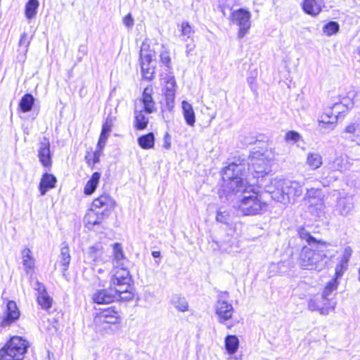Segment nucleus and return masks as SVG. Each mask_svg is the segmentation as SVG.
Segmentation results:
<instances>
[{
	"label": "nucleus",
	"instance_id": "nucleus-1",
	"mask_svg": "<svg viewBox=\"0 0 360 360\" xmlns=\"http://www.w3.org/2000/svg\"><path fill=\"white\" fill-rule=\"evenodd\" d=\"M243 170V165L236 164H231L224 169L222 176L224 191L228 194L238 195V200L235 207L243 215L262 214L266 210L267 204L258 189L244 179Z\"/></svg>",
	"mask_w": 360,
	"mask_h": 360
},
{
	"label": "nucleus",
	"instance_id": "nucleus-2",
	"mask_svg": "<svg viewBox=\"0 0 360 360\" xmlns=\"http://www.w3.org/2000/svg\"><path fill=\"white\" fill-rule=\"evenodd\" d=\"M352 101L344 98L342 101H333L325 108V114L319 120V127L323 132H327L334 129L338 120V115L346 110L353 108Z\"/></svg>",
	"mask_w": 360,
	"mask_h": 360
},
{
	"label": "nucleus",
	"instance_id": "nucleus-3",
	"mask_svg": "<svg viewBox=\"0 0 360 360\" xmlns=\"http://www.w3.org/2000/svg\"><path fill=\"white\" fill-rule=\"evenodd\" d=\"M152 93L153 89L151 87L145 88L141 99L135 103L134 127L138 130L145 129L148 124V118L146 117L144 112L150 114L156 110Z\"/></svg>",
	"mask_w": 360,
	"mask_h": 360
},
{
	"label": "nucleus",
	"instance_id": "nucleus-4",
	"mask_svg": "<svg viewBox=\"0 0 360 360\" xmlns=\"http://www.w3.org/2000/svg\"><path fill=\"white\" fill-rule=\"evenodd\" d=\"M122 318L114 307H109L97 313L94 318V330L101 335L111 334L114 332L112 326L119 324Z\"/></svg>",
	"mask_w": 360,
	"mask_h": 360
},
{
	"label": "nucleus",
	"instance_id": "nucleus-5",
	"mask_svg": "<svg viewBox=\"0 0 360 360\" xmlns=\"http://www.w3.org/2000/svg\"><path fill=\"white\" fill-rule=\"evenodd\" d=\"M28 347L25 340L19 336H14L0 349V360H21Z\"/></svg>",
	"mask_w": 360,
	"mask_h": 360
},
{
	"label": "nucleus",
	"instance_id": "nucleus-6",
	"mask_svg": "<svg viewBox=\"0 0 360 360\" xmlns=\"http://www.w3.org/2000/svg\"><path fill=\"white\" fill-rule=\"evenodd\" d=\"M131 278L128 269L117 270L111 276L112 286L115 287L117 300H131L133 294L129 290Z\"/></svg>",
	"mask_w": 360,
	"mask_h": 360
},
{
	"label": "nucleus",
	"instance_id": "nucleus-7",
	"mask_svg": "<svg viewBox=\"0 0 360 360\" xmlns=\"http://www.w3.org/2000/svg\"><path fill=\"white\" fill-rule=\"evenodd\" d=\"M335 245L333 243L316 240V271L332 264V258L336 255Z\"/></svg>",
	"mask_w": 360,
	"mask_h": 360
},
{
	"label": "nucleus",
	"instance_id": "nucleus-8",
	"mask_svg": "<svg viewBox=\"0 0 360 360\" xmlns=\"http://www.w3.org/2000/svg\"><path fill=\"white\" fill-rule=\"evenodd\" d=\"M270 163L271 158L268 154L254 151L250 157L249 170L256 178L264 176L270 170Z\"/></svg>",
	"mask_w": 360,
	"mask_h": 360
},
{
	"label": "nucleus",
	"instance_id": "nucleus-9",
	"mask_svg": "<svg viewBox=\"0 0 360 360\" xmlns=\"http://www.w3.org/2000/svg\"><path fill=\"white\" fill-rule=\"evenodd\" d=\"M338 283L336 278H331L327 282L324 287L321 297V301L316 306V310L323 315L328 314L330 311L334 310L335 302L333 301V292L337 290Z\"/></svg>",
	"mask_w": 360,
	"mask_h": 360
},
{
	"label": "nucleus",
	"instance_id": "nucleus-10",
	"mask_svg": "<svg viewBox=\"0 0 360 360\" xmlns=\"http://www.w3.org/2000/svg\"><path fill=\"white\" fill-rule=\"evenodd\" d=\"M251 13L245 8H238L231 12V22L239 27L238 37L243 38L251 27Z\"/></svg>",
	"mask_w": 360,
	"mask_h": 360
},
{
	"label": "nucleus",
	"instance_id": "nucleus-11",
	"mask_svg": "<svg viewBox=\"0 0 360 360\" xmlns=\"http://www.w3.org/2000/svg\"><path fill=\"white\" fill-rule=\"evenodd\" d=\"M266 192H268L272 199L274 200L286 204L288 198L285 192V179L275 177L272 179L265 186Z\"/></svg>",
	"mask_w": 360,
	"mask_h": 360
},
{
	"label": "nucleus",
	"instance_id": "nucleus-12",
	"mask_svg": "<svg viewBox=\"0 0 360 360\" xmlns=\"http://www.w3.org/2000/svg\"><path fill=\"white\" fill-rule=\"evenodd\" d=\"M215 314L217 316L218 321L220 323H224L228 320H230L233 314L234 309L231 303L228 301L221 299V297H218L215 305Z\"/></svg>",
	"mask_w": 360,
	"mask_h": 360
},
{
	"label": "nucleus",
	"instance_id": "nucleus-13",
	"mask_svg": "<svg viewBox=\"0 0 360 360\" xmlns=\"http://www.w3.org/2000/svg\"><path fill=\"white\" fill-rule=\"evenodd\" d=\"M20 317V311L14 301H8L6 304L5 314L0 316V327L6 328L11 326Z\"/></svg>",
	"mask_w": 360,
	"mask_h": 360
},
{
	"label": "nucleus",
	"instance_id": "nucleus-14",
	"mask_svg": "<svg viewBox=\"0 0 360 360\" xmlns=\"http://www.w3.org/2000/svg\"><path fill=\"white\" fill-rule=\"evenodd\" d=\"M94 302L98 304H108L117 300V292L115 287L112 286L108 289L96 290L92 295Z\"/></svg>",
	"mask_w": 360,
	"mask_h": 360
},
{
	"label": "nucleus",
	"instance_id": "nucleus-15",
	"mask_svg": "<svg viewBox=\"0 0 360 360\" xmlns=\"http://www.w3.org/2000/svg\"><path fill=\"white\" fill-rule=\"evenodd\" d=\"M165 83L164 94L167 105L169 108H173L175 98L176 81L172 73H168L163 79Z\"/></svg>",
	"mask_w": 360,
	"mask_h": 360
},
{
	"label": "nucleus",
	"instance_id": "nucleus-16",
	"mask_svg": "<svg viewBox=\"0 0 360 360\" xmlns=\"http://www.w3.org/2000/svg\"><path fill=\"white\" fill-rule=\"evenodd\" d=\"M354 208L353 195L346 193L338 198L336 210L341 216L346 217L351 214Z\"/></svg>",
	"mask_w": 360,
	"mask_h": 360
},
{
	"label": "nucleus",
	"instance_id": "nucleus-17",
	"mask_svg": "<svg viewBox=\"0 0 360 360\" xmlns=\"http://www.w3.org/2000/svg\"><path fill=\"white\" fill-rule=\"evenodd\" d=\"M103 246L101 243H96L90 246L85 253L86 262L96 265L103 261Z\"/></svg>",
	"mask_w": 360,
	"mask_h": 360
},
{
	"label": "nucleus",
	"instance_id": "nucleus-18",
	"mask_svg": "<svg viewBox=\"0 0 360 360\" xmlns=\"http://www.w3.org/2000/svg\"><path fill=\"white\" fill-rule=\"evenodd\" d=\"M38 157L43 166L46 167L51 166L52 161L50 151V143L49 139L46 137H44L39 143Z\"/></svg>",
	"mask_w": 360,
	"mask_h": 360
},
{
	"label": "nucleus",
	"instance_id": "nucleus-19",
	"mask_svg": "<svg viewBox=\"0 0 360 360\" xmlns=\"http://www.w3.org/2000/svg\"><path fill=\"white\" fill-rule=\"evenodd\" d=\"M125 260L126 258L124 257L121 244L115 243L113 245V268L111 271L112 276H113L114 273L117 270L127 269V268L125 267Z\"/></svg>",
	"mask_w": 360,
	"mask_h": 360
},
{
	"label": "nucleus",
	"instance_id": "nucleus-20",
	"mask_svg": "<svg viewBox=\"0 0 360 360\" xmlns=\"http://www.w3.org/2000/svg\"><path fill=\"white\" fill-rule=\"evenodd\" d=\"M107 216L108 213L91 207L84 216V222L86 226L90 228L91 226L100 224Z\"/></svg>",
	"mask_w": 360,
	"mask_h": 360
},
{
	"label": "nucleus",
	"instance_id": "nucleus-21",
	"mask_svg": "<svg viewBox=\"0 0 360 360\" xmlns=\"http://www.w3.org/2000/svg\"><path fill=\"white\" fill-rule=\"evenodd\" d=\"M114 205L115 202L112 198L108 194H103L93 201L91 207L95 210L103 209L101 212L107 213V212L112 209Z\"/></svg>",
	"mask_w": 360,
	"mask_h": 360
},
{
	"label": "nucleus",
	"instance_id": "nucleus-22",
	"mask_svg": "<svg viewBox=\"0 0 360 360\" xmlns=\"http://www.w3.org/2000/svg\"><path fill=\"white\" fill-rule=\"evenodd\" d=\"M315 252L307 247H304L302 250L300 257V265L307 269H311L314 264Z\"/></svg>",
	"mask_w": 360,
	"mask_h": 360
},
{
	"label": "nucleus",
	"instance_id": "nucleus-23",
	"mask_svg": "<svg viewBox=\"0 0 360 360\" xmlns=\"http://www.w3.org/2000/svg\"><path fill=\"white\" fill-rule=\"evenodd\" d=\"M285 192L288 198L286 203L290 202L291 200H294L295 197L301 195L302 193V186L297 181H292L285 179Z\"/></svg>",
	"mask_w": 360,
	"mask_h": 360
},
{
	"label": "nucleus",
	"instance_id": "nucleus-24",
	"mask_svg": "<svg viewBox=\"0 0 360 360\" xmlns=\"http://www.w3.org/2000/svg\"><path fill=\"white\" fill-rule=\"evenodd\" d=\"M56 178L50 174H44L40 181L39 189L41 195H44L46 192L56 186Z\"/></svg>",
	"mask_w": 360,
	"mask_h": 360
},
{
	"label": "nucleus",
	"instance_id": "nucleus-25",
	"mask_svg": "<svg viewBox=\"0 0 360 360\" xmlns=\"http://www.w3.org/2000/svg\"><path fill=\"white\" fill-rule=\"evenodd\" d=\"M37 302L45 309L50 308L52 304L51 297L46 292L44 286L41 284H39Z\"/></svg>",
	"mask_w": 360,
	"mask_h": 360
},
{
	"label": "nucleus",
	"instance_id": "nucleus-26",
	"mask_svg": "<svg viewBox=\"0 0 360 360\" xmlns=\"http://www.w3.org/2000/svg\"><path fill=\"white\" fill-rule=\"evenodd\" d=\"M181 105L186 122L189 126H194L195 122V115L192 105L186 101H182Z\"/></svg>",
	"mask_w": 360,
	"mask_h": 360
},
{
	"label": "nucleus",
	"instance_id": "nucleus-27",
	"mask_svg": "<svg viewBox=\"0 0 360 360\" xmlns=\"http://www.w3.org/2000/svg\"><path fill=\"white\" fill-rule=\"evenodd\" d=\"M349 162L346 155L341 154L333 160L331 167L338 171L344 172L349 168Z\"/></svg>",
	"mask_w": 360,
	"mask_h": 360
},
{
	"label": "nucleus",
	"instance_id": "nucleus-28",
	"mask_svg": "<svg viewBox=\"0 0 360 360\" xmlns=\"http://www.w3.org/2000/svg\"><path fill=\"white\" fill-rule=\"evenodd\" d=\"M101 178L99 172H94L87 181L84 187V193L86 195H91L96 190Z\"/></svg>",
	"mask_w": 360,
	"mask_h": 360
},
{
	"label": "nucleus",
	"instance_id": "nucleus-29",
	"mask_svg": "<svg viewBox=\"0 0 360 360\" xmlns=\"http://www.w3.org/2000/svg\"><path fill=\"white\" fill-rule=\"evenodd\" d=\"M70 250L68 245L65 244L60 248V253L59 255V263L63 267V271H67L70 262Z\"/></svg>",
	"mask_w": 360,
	"mask_h": 360
},
{
	"label": "nucleus",
	"instance_id": "nucleus-30",
	"mask_svg": "<svg viewBox=\"0 0 360 360\" xmlns=\"http://www.w3.org/2000/svg\"><path fill=\"white\" fill-rule=\"evenodd\" d=\"M21 254L23 266L27 271L32 270L34 266V259L31 250L29 248H25L22 250Z\"/></svg>",
	"mask_w": 360,
	"mask_h": 360
},
{
	"label": "nucleus",
	"instance_id": "nucleus-31",
	"mask_svg": "<svg viewBox=\"0 0 360 360\" xmlns=\"http://www.w3.org/2000/svg\"><path fill=\"white\" fill-rule=\"evenodd\" d=\"M138 143L143 149H150L154 147L155 144V136L154 134L150 132L147 134L143 135L138 139Z\"/></svg>",
	"mask_w": 360,
	"mask_h": 360
},
{
	"label": "nucleus",
	"instance_id": "nucleus-32",
	"mask_svg": "<svg viewBox=\"0 0 360 360\" xmlns=\"http://www.w3.org/2000/svg\"><path fill=\"white\" fill-rule=\"evenodd\" d=\"M238 345L239 340L236 335H229L225 338V347L229 354H235L238 350Z\"/></svg>",
	"mask_w": 360,
	"mask_h": 360
},
{
	"label": "nucleus",
	"instance_id": "nucleus-33",
	"mask_svg": "<svg viewBox=\"0 0 360 360\" xmlns=\"http://www.w3.org/2000/svg\"><path fill=\"white\" fill-rule=\"evenodd\" d=\"M171 303L179 311L185 312L188 309V304L186 300L178 295L172 296Z\"/></svg>",
	"mask_w": 360,
	"mask_h": 360
},
{
	"label": "nucleus",
	"instance_id": "nucleus-34",
	"mask_svg": "<svg viewBox=\"0 0 360 360\" xmlns=\"http://www.w3.org/2000/svg\"><path fill=\"white\" fill-rule=\"evenodd\" d=\"M153 55L150 51H145L143 46L141 47L140 51V64L141 70H143V66L145 65V68H148L150 67L154 66L153 63Z\"/></svg>",
	"mask_w": 360,
	"mask_h": 360
},
{
	"label": "nucleus",
	"instance_id": "nucleus-35",
	"mask_svg": "<svg viewBox=\"0 0 360 360\" xmlns=\"http://www.w3.org/2000/svg\"><path fill=\"white\" fill-rule=\"evenodd\" d=\"M34 102V98L32 95L26 94L21 98L19 106L23 112H29L32 110Z\"/></svg>",
	"mask_w": 360,
	"mask_h": 360
},
{
	"label": "nucleus",
	"instance_id": "nucleus-36",
	"mask_svg": "<svg viewBox=\"0 0 360 360\" xmlns=\"http://www.w3.org/2000/svg\"><path fill=\"white\" fill-rule=\"evenodd\" d=\"M39 6L37 0H29L25 6V16L27 19L30 20L35 17L37 10Z\"/></svg>",
	"mask_w": 360,
	"mask_h": 360
},
{
	"label": "nucleus",
	"instance_id": "nucleus-37",
	"mask_svg": "<svg viewBox=\"0 0 360 360\" xmlns=\"http://www.w3.org/2000/svg\"><path fill=\"white\" fill-rule=\"evenodd\" d=\"M339 30V25L337 22L331 21L326 24L323 27V32L328 36L337 33Z\"/></svg>",
	"mask_w": 360,
	"mask_h": 360
},
{
	"label": "nucleus",
	"instance_id": "nucleus-38",
	"mask_svg": "<svg viewBox=\"0 0 360 360\" xmlns=\"http://www.w3.org/2000/svg\"><path fill=\"white\" fill-rule=\"evenodd\" d=\"M301 139V135L295 131H289L285 135V140L289 143H296Z\"/></svg>",
	"mask_w": 360,
	"mask_h": 360
},
{
	"label": "nucleus",
	"instance_id": "nucleus-39",
	"mask_svg": "<svg viewBox=\"0 0 360 360\" xmlns=\"http://www.w3.org/2000/svg\"><path fill=\"white\" fill-rule=\"evenodd\" d=\"M315 5V0H304L302 4V8L304 11L311 15H314V6Z\"/></svg>",
	"mask_w": 360,
	"mask_h": 360
},
{
	"label": "nucleus",
	"instance_id": "nucleus-40",
	"mask_svg": "<svg viewBox=\"0 0 360 360\" xmlns=\"http://www.w3.org/2000/svg\"><path fill=\"white\" fill-rule=\"evenodd\" d=\"M304 201L306 205L313 207L315 201V190L314 188L307 191Z\"/></svg>",
	"mask_w": 360,
	"mask_h": 360
},
{
	"label": "nucleus",
	"instance_id": "nucleus-41",
	"mask_svg": "<svg viewBox=\"0 0 360 360\" xmlns=\"http://www.w3.org/2000/svg\"><path fill=\"white\" fill-rule=\"evenodd\" d=\"M299 234L300 238L303 240H305L309 245L315 242V238L305 228L301 229L299 231Z\"/></svg>",
	"mask_w": 360,
	"mask_h": 360
},
{
	"label": "nucleus",
	"instance_id": "nucleus-42",
	"mask_svg": "<svg viewBox=\"0 0 360 360\" xmlns=\"http://www.w3.org/2000/svg\"><path fill=\"white\" fill-rule=\"evenodd\" d=\"M348 262L340 260V263L337 265L335 268V278L336 280L338 278L342 276L344 272L347 269Z\"/></svg>",
	"mask_w": 360,
	"mask_h": 360
},
{
	"label": "nucleus",
	"instance_id": "nucleus-43",
	"mask_svg": "<svg viewBox=\"0 0 360 360\" xmlns=\"http://www.w3.org/2000/svg\"><path fill=\"white\" fill-rule=\"evenodd\" d=\"M115 117L112 116H108L103 124L102 130L108 133H110L112 127H113Z\"/></svg>",
	"mask_w": 360,
	"mask_h": 360
},
{
	"label": "nucleus",
	"instance_id": "nucleus-44",
	"mask_svg": "<svg viewBox=\"0 0 360 360\" xmlns=\"http://www.w3.org/2000/svg\"><path fill=\"white\" fill-rule=\"evenodd\" d=\"M160 60L165 64L168 68H171V58L169 56V52L167 50H164L160 53Z\"/></svg>",
	"mask_w": 360,
	"mask_h": 360
},
{
	"label": "nucleus",
	"instance_id": "nucleus-45",
	"mask_svg": "<svg viewBox=\"0 0 360 360\" xmlns=\"http://www.w3.org/2000/svg\"><path fill=\"white\" fill-rule=\"evenodd\" d=\"M141 73L143 77L147 80H151L153 77V75L155 73V66L150 67L148 68H145V65L143 66V70H141Z\"/></svg>",
	"mask_w": 360,
	"mask_h": 360
},
{
	"label": "nucleus",
	"instance_id": "nucleus-46",
	"mask_svg": "<svg viewBox=\"0 0 360 360\" xmlns=\"http://www.w3.org/2000/svg\"><path fill=\"white\" fill-rule=\"evenodd\" d=\"M181 35L190 38L193 34V30L188 22H183L181 24Z\"/></svg>",
	"mask_w": 360,
	"mask_h": 360
},
{
	"label": "nucleus",
	"instance_id": "nucleus-47",
	"mask_svg": "<svg viewBox=\"0 0 360 360\" xmlns=\"http://www.w3.org/2000/svg\"><path fill=\"white\" fill-rule=\"evenodd\" d=\"M229 214L226 212L218 211L217 212L216 220L219 222L228 224L229 221Z\"/></svg>",
	"mask_w": 360,
	"mask_h": 360
},
{
	"label": "nucleus",
	"instance_id": "nucleus-48",
	"mask_svg": "<svg viewBox=\"0 0 360 360\" xmlns=\"http://www.w3.org/2000/svg\"><path fill=\"white\" fill-rule=\"evenodd\" d=\"M109 134L110 133L104 131L103 130L101 131V136L98 143V148H100V150H102L104 148L105 142L108 138Z\"/></svg>",
	"mask_w": 360,
	"mask_h": 360
},
{
	"label": "nucleus",
	"instance_id": "nucleus-49",
	"mask_svg": "<svg viewBox=\"0 0 360 360\" xmlns=\"http://www.w3.org/2000/svg\"><path fill=\"white\" fill-rule=\"evenodd\" d=\"M30 44V40L28 38L27 34L24 32L20 39L19 45L25 48V52L27 51V48Z\"/></svg>",
	"mask_w": 360,
	"mask_h": 360
},
{
	"label": "nucleus",
	"instance_id": "nucleus-50",
	"mask_svg": "<svg viewBox=\"0 0 360 360\" xmlns=\"http://www.w3.org/2000/svg\"><path fill=\"white\" fill-rule=\"evenodd\" d=\"M352 254V249L350 247L345 248L341 260L348 262Z\"/></svg>",
	"mask_w": 360,
	"mask_h": 360
},
{
	"label": "nucleus",
	"instance_id": "nucleus-51",
	"mask_svg": "<svg viewBox=\"0 0 360 360\" xmlns=\"http://www.w3.org/2000/svg\"><path fill=\"white\" fill-rule=\"evenodd\" d=\"M123 22L127 27H130L134 25V19L130 13L124 18Z\"/></svg>",
	"mask_w": 360,
	"mask_h": 360
},
{
	"label": "nucleus",
	"instance_id": "nucleus-52",
	"mask_svg": "<svg viewBox=\"0 0 360 360\" xmlns=\"http://www.w3.org/2000/svg\"><path fill=\"white\" fill-rule=\"evenodd\" d=\"M163 147L167 150L169 149L171 147V137L169 134H166L164 137Z\"/></svg>",
	"mask_w": 360,
	"mask_h": 360
},
{
	"label": "nucleus",
	"instance_id": "nucleus-53",
	"mask_svg": "<svg viewBox=\"0 0 360 360\" xmlns=\"http://www.w3.org/2000/svg\"><path fill=\"white\" fill-rule=\"evenodd\" d=\"M356 125L355 124H351L349 125H348L346 128H345V131L347 133H349V134H354L356 131Z\"/></svg>",
	"mask_w": 360,
	"mask_h": 360
},
{
	"label": "nucleus",
	"instance_id": "nucleus-54",
	"mask_svg": "<svg viewBox=\"0 0 360 360\" xmlns=\"http://www.w3.org/2000/svg\"><path fill=\"white\" fill-rule=\"evenodd\" d=\"M315 162V158L314 157L313 153H309L307 156V162L309 165H313Z\"/></svg>",
	"mask_w": 360,
	"mask_h": 360
},
{
	"label": "nucleus",
	"instance_id": "nucleus-55",
	"mask_svg": "<svg viewBox=\"0 0 360 360\" xmlns=\"http://www.w3.org/2000/svg\"><path fill=\"white\" fill-rule=\"evenodd\" d=\"M101 153V150L100 148L94 152V162L96 163L99 161V158Z\"/></svg>",
	"mask_w": 360,
	"mask_h": 360
},
{
	"label": "nucleus",
	"instance_id": "nucleus-56",
	"mask_svg": "<svg viewBox=\"0 0 360 360\" xmlns=\"http://www.w3.org/2000/svg\"><path fill=\"white\" fill-rule=\"evenodd\" d=\"M152 255L154 257H160V252H159V251H153L152 252Z\"/></svg>",
	"mask_w": 360,
	"mask_h": 360
},
{
	"label": "nucleus",
	"instance_id": "nucleus-57",
	"mask_svg": "<svg viewBox=\"0 0 360 360\" xmlns=\"http://www.w3.org/2000/svg\"><path fill=\"white\" fill-rule=\"evenodd\" d=\"M309 308L311 310V311H314L315 309V306L314 305L313 302H309Z\"/></svg>",
	"mask_w": 360,
	"mask_h": 360
},
{
	"label": "nucleus",
	"instance_id": "nucleus-58",
	"mask_svg": "<svg viewBox=\"0 0 360 360\" xmlns=\"http://www.w3.org/2000/svg\"><path fill=\"white\" fill-rule=\"evenodd\" d=\"M193 49V48H189V46L188 45L186 46V55L188 56L189 53H190V51Z\"/></svg>",
	"mask_w": 360,
	"mask_h": 360
},
{
	"label": "nucleus",
	"instance_id": "nucleus-59",
	"mask_svg": "<svg viewBox=\"0 0 360 360\" xmlns=\"http://www.w3.org/2000/svg\"><path fill=\"white\" fill-rule=\"evenodd\" d=\"M329 183V181H327L326 182H322V184L323 186H328V184Z\"/></svg>",
	"mask_w": 360,
	"mask_h": 360
},
{
	"label": "nucleus",
	"instance_id": "nucleus-60",
	"mask_svg": "<svg viewBox=\"0 0 360 360\" xmlns=\"http://www.w3.org/2000/svg\"><path fill=\"white\" fill-rule=\"evenodd\" d=\"M359 280L360 281V268L359 269Z\"/></svg>",
	"mask_w": 360,
	"mask_h": 360
},
{
	"label": "nucleus",
	"instance_id": "nucleus-61",
	"mask_svg": "<svg viewBox=\"0 0 360 360\" xmlns=\"http://www.w3.org/2000/svg\"><path fill=\"white\" fill-rule=\"evenodd\" d=\"M98 273H101V272H102V269H99L98 270Z\"/></svg>",
	"mask_w": 360,
	"mask_h": 360
}]
</instances>
